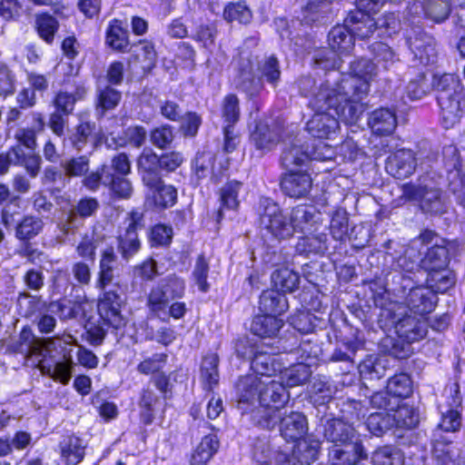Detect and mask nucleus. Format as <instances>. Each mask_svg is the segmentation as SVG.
<instances>
[{
	"instance_id": "nucleus-63",
	"label": "nucleus",
	"mask_w": 465,
	"mask_h": 465,
	"mask_svg": "<svg viewBox=\"0 0 465 465\" xmlns=\"http://www.w3.org/2000/svg\"><path fill=\"white\" fill-rule=\"evenodd\" d=\"M223 18L227 22L237 21L247 24L252 19V11L243 1L229 3L223 10Z\"/></svg>"
},
{
	"instance_id": "nucleus-2",
	"label": "nucleus",
	"mask_w": 465,
	"mask_h": 465,
	"mask_svg": "<svg viewBox=\"0 0 465 465\" xmlns=\"http://www.w3.org/2000/svg\"><path fill=\"white\" fill-rule=\"evenodd\" d=\"M119 260L113 247L101 252L99 270L95 280V288L103 292L98 299V313L114 329H120L126 323L121 308L124 303V285L114 282L118 272Z\"/></svg>"
},
{
	"instance_id": "nucleus-47",
	"label": "nucleus",
	"mask_w": 465,
	"mask_h": 465,
	"mask_svg": "<svg viewBox=\"0 0 465 465\" xmlns=\"http://www.w3.org/2000/svg\"><path fill=\"white\" fill-rule=\"evenodd\" d=\"M95 124L90 122H82L68 134L67 141L76 151H83L91 142Z\"/></svg>"
},
{
	"instance_id": "nucleus-24",
	"label": "nucleus",
	"mask_w": 465,
	"mask_h": 465,
	"mask_svg": "<svg viewBox=\"0 0 465 465\" xmlns=\"http://www.w3.org/2000/svg\"><path fill=\"white\" fill-rule=\"evenodd\" d=\"M251 368L257 376L271 378L276 372H282L285 367L281 354L258 351L252 359Z\"/></svg>"
},
{
	"instance_id": "nucleus-10",
	"label": "nucleus",
	"mask_w": 465,
	"mask_h": 465,
	"mask_svg": "<svg viewBox=\"0 0 465 465\" xmlns=\"http://www.w3.org/2000/svg\"><path fill=\"white\" fill-rule=\"evenodd\" d=\"M143 227V213L138 210L130 212L117 236V251L124 261L128 262L140 251L142 244L137 231Z\"/></svg>"
},
{
	"instance_id": "nucleus-35",
	"label": "nucleus",
	"mask_w": 465,
	"mask_h": 465,
	"mask_svg": "<svg viewBox=\"0 0 465 465\" xmlns=\"http://www.w3.org/2000/svg\"><path fill=\"white\" fill-rule=\"evenodd\" d=\"M283 326L282 320L275 316L262 314L252 319L251 331L261 338H274Z\"/></svg>"
},
{
	"instance_id": "nucleus-53",
	"label": "nucleus",
	"mask_w": 465,
	"mask_h": 465,
	"mask_svg": "<svg viewBox=\"0 0 465 465\" xmlns=\"http://www.w3.org/2000/svg\"><path fill=\"white\" fill-rule=\"evenodd\" d=\"M348 223L349 217L345 210L339 209L333 213L330 223V232L335 241L343 242L346 237H349L350 240L352 239V232L355 228H353L351 232L349 234Z\"/></svg>"
},
{
	"instance_id": "nucleus-54",
	"label": "nucleus",
	"mask_w": 465,
	"mask_h": 465,
	"mask_svg": "<svg viewBox=\"0 0 465 465\" xmlns=\"http://www.w3.org/2000/svg\"><path fill=\"white\" fill-rule=\"evenodd\" d=\"M13 154L16 160V165L23 166L33 178L38 175L42 163L39 154L34 151L25 153L21 145H16V151Z\"/></svg>"
},
{
	"instance_id": "nucleus-37",
	"label": "nucleus",
	"mask_w": 465,
	"mask_h": 465,
	"mask_svg": "<svg viewBox=\"0 0 465 465\" xmlns=\"http://www.w3.org/2000/svg\"><path fill=\"white\" fill-rule=\"evenodd\" d=\"M44 229V222L40 217L34 215H25L17 222L15 228V236L17 240L28 242Z\"/></svg>"
},
{
	"instance_id": "nucleus-29",
	"label": "nucleus",
	"mask_w": 465,
	"mask_h": 465,
	"mask_svg": "<svg viewBox=\"0 0 465 465\" xmlns=\"http://www.w3.org/2000/svg\"><path fill=\"white\" fill-rule=\"evenodd\" d=\"M122 99V93L110 84L99 83L96 87V114L104 116L107 111L114 110Z\"/></svg>"
},
{
	"instance_id": "nucleus-7",
	"label": "nucleus",
	"mask_w": 465,
	"mask_h": 465,
	"mask_svg": "<svg viewBox=\"0 0 465 465\" xmlns=\"http://www.w3.org/2000/svg\"><path fill=\"white\" fill-rule=\"evenodd\" d=\"M330 50L323 49L314 54V64L324 70L341 69L344 61L338 57L339 54L349 55L354 47V39L348 26L338 25L328 34Z\"/></svg>"
},
{
	"instance_id": "nucleus-18",
	"label": "nucleus",
	"mask_w": 465,
	"mask_h": 465,
	"mask_svg": "<svg viewBox=\"0 0 465 465\" xmlns=\"http://www.w3.org/2000/svg\"><path fill=\"white\" fill-rule=\"evenodd\" d=\"M309 162V145H304L301 139L296 137L292 141L284 143L281 163L288 172L306 166Z\"/></svg>"
},
{
	"instance_id": "nucleus-52",
	"label": "nucleus",
	"mask_w": 465,
	"mask_h": 465,
	"mask_svg": "<svg viewBox=\"0 0 465 465\" xmlns=\"http://www.w3.org/2000/svg\"><path fill=\"white\" fill-rule=\"evenodd\" d=\"M60 167L64 172V176L68 178L83 177L89 171L90 157L87 154L73 156L62 161Z\"/></svg>"
},
{
	"instance_id": "nucleus-31",
	"label": "nucleus",
	"mask_w": 465,
	"mask_h": 465,
	"mask_svg": "<svg viewBox=\"0 0 465 465\" xmlns=\"http://www.w3.org/2000/svg\"><path fill=\"white\" fill-rule=\"evenodd\" d=\"M282 409L262 404H257L248 411L250 419L256 426L272 430L278 423L282 416Z\"/></svg>"
},
{
	"instance_id": "nucleus-12",
	"label": "nucleus",
	"mask_w": 465,
	"mask_h": 465,
	"mask_svg": "<svg viewBox=\"0 0 465 465\" xmlns=\"http://www.w3.org/2000/svg\"><path fill=\"white\" fill-rule=\"evenodd\" d=\"M461 421V415L457 410L447 409L441 411L440 421L433 433V453L438 459H443L444 460L451 459V450L449 446L451 440H446L441 433L459 431Z\"/></svg>"
},
{
	"instance_id": "nucleus-21",
	"label": "nucleus",
	"mask_w": 465,
	"mask_h": 465,
	"mask_svg": "<svg viewBox=\"0 0 465 465\" xmlns=\"http://www.w3.org/2000/svg\"><path fill=\"white\" fill-rule=\"evenodd\" d=\"M262 383L258 404L282 409L290 398L284 385L272 378H262Z\"/></svg>"
},
{
	"instance_id": "nucleus-34",
	"label": "nucleus",
	"mask_w": 465,
	"mask_h": 465,
	"mask_svg": "<svg viewBox=\"0 0 465 465\" xmlns=\"http://www.w3.org/2000/svg\"><path fill=\"white\" fill-rule=\"evenodd\" d=\"M87 94V88L84 83L77 84L74 93L60 91L58 92L53 101L55 111L60 112L65 115H70L77 101L83 100Z\"/></svg>"
},
{
	"instance_id": "nucleus-26",
	"label": "nucleus",
	"mask_w": 465,
	"mask_h": 465,
	"mask_svg": "<svg viewBox=\"0 0 465 465\" xmlns=\"http://www.w3.org/2000/svg\"><path fill=\"white\" fill-rule=\"evenodd\" d=\"M296 232H311L321 220V213L313 205L299 204L292 208L289 215Z\"/></svg>"
},
{
	"instance_id": "nucleus-9",
	"label": "nucleus",
	"mask_w": 465,
	"mask_h": 465,
	"mask_svg": "<svg viewBox=\"0 0 465 465\" xmlns=\"http://www.w3.org/2000/svg\"><path fill=\"white\" fill-rule=\"evenodd\" d=\"M184 292V281L175 275H169L152 288L148 295L147 306L155 316L161 318V312H164L170 302L182 298Z\"/></svg>"
},
{
	"instance_id": "nucleus-22",
	"label": "nucleus",
	"mask_w": 465,
	"mask_h": 465,
	"mask_svg": "<svg viewBox=\"0 0 465 465\" xmlns=\"http://www.w3.org/2000/svg\"><path fill=\"white\" fill-rule=\"evenodd\" d=\"M415 168L416 158L411 150H398L387 159L386 170L388 173L397 179L409 177L413 173Z\"/></svg>"
},
{
	"instance_id": "nucleus-32",
	"label": "nucleus",
	"mask_w": 465,
	"mask_h": 465,
	"mask_svg": "<svg viewBox=\"0 0 465 465\" xmlns=\"http://www.w3.org/2000/svg\"><path fill=\"white\" fill-rule=\"evenodd\" d=\"M105 44L114 51L130 52L129 32L123 27L120 20L114 19L110 22L105 33Z\"/></svg>"
},
{
	"instance_id": "nucleus-57",
	"label": "nucleus",
	"mask_w": 465,
	"mask_h": 465,
	"mask_svg": "<svg viewBox=\"0 0 465 465\" xmlns=\"http://www.w3.org/2000/svg\"><path fill=\"white\" fill-rule=\"evenodd\" d=\"M104 175V185L119 198H130L133 193L131 182L125 176L115 175L114 173L106 171Z\"/></svg>"
},
{
	"instance_id": "nucleus-19",
	"label": "nucleus",
	"mask_w": 465,
	"mask_h": 465,
	"mask_svg": "<svg viewBox=\"0 0 465 465\" xmlns=\"http://www.w3.org/2000/svg\"><path fill=\"white\" fill-rule=\"evenodd\" d=\"M138 173L146 187H155L162 180L159 156L144 149L137 160Z\"/></svg>"
},
{
	"instance_id": "nucleus-45",
	"label": "nucleus",
	"mask_w": 465,
	"mask_h": 465,
	"mask_svg": "<svg viewBox=\"0 0 465 465\" xmlns=\"http://www.w3.org/2000/svg\"><path fill=\"white\" fill-rule=\"evenodd\" d=\"M278 131L264 123H258L251 134V142L258 150H270L279 141Z\"/></svg>"
},
{
	"instance_id": "nucleus-20",
	"label": "nucleus",
	"mask_w": 465,
	"mask_h": 465,
	"mask_svg": "<svg viewBox=\"0 0 465 465\" xmlns=\"http://www.w3.org/2000/svg\"><path fill=\"white\" fill-rule=\"evenodd\" d=\"M312 185L309 173L302 171H292L285 173L281 180V188L284 194L292 198L307 196Z\"/></svg>"
},
{
	"instance_id": "nucleus-27",
	"label": "nucleus",
	"mask_w": 465,
	"mask_h": 465,
	"mask_svg": "<svg viewBox=\"0 0 465 465\" xmlns=\"http://www.w3.org/2000/svg\"><path fill=\"white\" fill-rule=\"evenodd\" d=\"M321 441L312 435H307L297 440L293 447L298 464H311L314 462L321 452Z\"/></svg>"
},
{
	"instance_id": "nucleus-28",
	"label": "nucleus",
	"mask_w": 465,
	"mask_h": 465,
	"mask_svg": "<svg viewBox=\"0 0 465 465\" xmlns=\"http://www.w3.org/2000/svg\"><path fill=\"white\" fill-rule=\"evenodd\" d=\"M368 124L374 134L389 135L397 126L395 113L388 108L377 109L370 114Z\"/></svg>"
},
{
	"instance_id": "nucleus-23",
	"label": "nucleus",
	"mask_w": 465,
	"mask_h": 465,
	"mask_svg": "<svg viewBox=\"0 0 465 465\" xmlns=\"http://www.w3.org/2000/svg\"><path fill=\"white\" fill-rule=\"evenodd\" d=\"M280 432L287 441H297L308 432V420L306 416L299 411H292L279 420Z\"/></svg>"
},
{
	"instance_id": "nucleus-8",
	"label": "nucleus",
	"mask_w": 465,
	"mask_h": 465,
	"mask_svg": "<svg viewBox=\"0 0 465 465\" xmlns=\"http://www.w3.org/2000/svg\"><path fill=\"white\" fill-rule=\"evenodd\" d=\"M433 87L437 93V101L442 112V117L454 123L461 114L460 99L462 87L453 74H443L434 78Z\"/></svg>"
},
{
	"instance_id": "nucleus-1",
	"label": "nucleus",
	"mask_w": 465,
	"mask_h": 465,
	"mask_svg": "<svg viewBox=\"0 0 465 465\" xmlns=\"http://www.w3.org/2000/svg\"><path fill=\"white\" fill-rule=\"evenodd\" d=\"M349 74L331 69L335 86L322 85L312 104L317 108L335 106L343 119L352 122L358 120L365 110L362 100L369 93V81L375 74L376 65L366 58L349 61Z\"/></svg>"
},
{
	"instance_id": "nucleus-56",
	"label": "nucleus",
	"mask_w": 465,
	"mask_h": 465,
	"mask_svg": "<svg viewBox=\"0 0 465 465\" xmlns=\"http://www.w3.org/2000/svg\"><path fill=\"white\" fill-rule=\"evenodd\" d=\"M392 411L391 417L393 419V425L398 428L412 429L419 423V414L411 406L401 402Z\"/></svg>"
},
{
	"instance_id": "nucleus-14",
	"label": "nucleus",
	"mask_w": 465,
	"mask_h": 465,
	"mask_svg": "<svg viewBox=\"0 0 465 465\" xmlns=\"http://www.w3.org/2000/svg\"><path fill=\"white\" fill-rule=\"evenodd\" d=\"M314 111L315 114L306 124V129L309 134L319 139H330L337 134L340 129L337 117L349 124L357 121H346L341 115H338L333 108Z\"/></svg>"
},
{
	"instance_id": "nucleus-38",
	"label": "nucleus",
	"mask_w": 465,
	"mask_h": 465,
	"mask_svg": "<svg viewBox=\"0 0 465 465\" xmlns=\"http://www.w3.org/2000/svg\"><path fill=\"white\" fill-rule=\"evenodd\" d=\"M295 251L301 255H322L328 251V236L326 233H318L301 237L295 245Z\"/></svg>"
},
{
	"instance_id": "nucleus-46",
	"label": "nucleus",
	"mask_w": 465,
	"mask_h": 465,
	"mask_svg": "<svg viewBox=\"0 0 465 465\" xmlns=\"http://www.w3.org/2000/svg\"><path fill=\"white\" fill-rule=\"evenodd\" d=\"M257 71L260 78L275 87L281 78L280 63L273 54L263 56L257 63Z\"/></svg>"
},
{
	"instance_id": "nucleus-25",
	"label": "nucleus",
	"mask_w": 465,
	"mask_h": 465,
	"mask_svg": "<svg viewBox=\"0 0 465 465\" xmlns=\"http://www.w3.org/2000/svg\"><path fill=\"white\" fill-rule=\"evenodd\" d=\"M344 20L353 39H366L376 32L375 19L361 10L351 11Z\"/></svg>"
},
{
	"instance_id": "nucleus-61",
	"label": "nucleus",
	"mask_w": 465,
	"mask_h": 465,
	"mask_svg": "<svg viewBox=\"0 0 465 465\" xmlns=\"http://www.w3.org/2000/svg\"><path fill=\"white\" fill-rule=\"evenodd\" d=\"M158 402V396L150 388L143 389L139 400L141 418L145 424H150L154 419V406Z\"/></svg>"
},
{
	"instance_id": "nucleus-5",
	"label": "nucleus",
	"mask_w": 465,
	"mask_h": 465,
	"mask_svg": "<svg viewBox=\"0 0 465 465\" xmlns=\"http://www.w3.org/2000/svg\"><path fill=\"white\" fill-rule=\"evenodd\" d=\"M257 213L264 242L280 243L294 235L293 224L289 215L271 198L260 199Z\"/></svg>"
},
{
	"instance_id": "nucleus-44",
	"label": "nucleus",
	"mask_w": 465,
	"mask_h": 465,
	"mask_svg": "<svg viewBox=\"0 0 465 465\" xmlns=\"http://www.w3.org/2000/svg\"><path fill=\"white\" fill-rule=\"evenodd\" d=\"M449 263V251L443 245L435 244L430 248L421 259V269L430 272L444 269Z\"/></svg>"
},
{
	"instance_id": "nucleus-51",
	"label": "nucleus",
	"mask_w": 465,
	"mask_h": 465,
	"mask_svg": "<svg viewBox=\"0 0 465 465\" xmlns=\"http://www.w3.org/2000/svg\"><path fill=\"white\" fill-rule=\"evenodd\" d=\"M272 282L274 286L284 292H292L298 289L300 276L289 268H281L272 273Z\"/></svg>"
},
{
	"instance_id": "nucleus-59",
	"label": "nucleus",
	"mask_w": 465,
	"mask_h": 465,
	"mask_svg": "<svg viewBox=\"0 0 465 465\" xmlns=\"http://www.w3.org/2000/svg\"><path fill=\"white\" fill-rule=\"evenodd\" d=\"M49 307L62 321L75 319L82 312V305L80 302L67 299L52 302Z\"/></svg>"
},
{
	"instance_id": "nucleus-15",
	"label": "nucleus",
	"mask_w": 465,
	"mask_h": 465,
	"mask_svg": "<svg viewBox=\"0 0 465 465\" xmlns=\"http://www.w3.org/2000/svg\"><path fill=\"white\" fill-rule=\"evenodd\" d=\"M262 377L254 374L241 377L236 384L237 408L242 414L258 404Z\"/></svg>"
},
{
	"instance_id": "nucleus-39",
	"label": "nucleus",
	"mask_w": 465,
	"mask_h": 465,
	"mask_svg": "<svg viewBox=\"0 0 465 465\" xmlns=\"http://www.w3.org/2000/svg\"><path fill=\"white\" fill-rule=\"evenodd\" d=\"M248 66H241L235 79L236 87L249 97L257 96L263 90V82L260 77H255L252 69Z\"/></svg>"
},
{
	"instance_id": "nucleus-11",
	"label": "nucleus",
	"mask_w": 465,
	"mask_h": 465,
	"mask_svg": "<svg viewBox=\"0 0 465 465\" xmlns=\"http://www.w3.org/2000/svg\"><path fill=\"white\" fill-rule=\"evenodd\" d=\"M407 45L412 54L414 65H428L437 59L436 41L423 30L411 29L406 36Z\"/></svg>"
},
{
	"instance_id": "nucleus-36",
	"label": "nucleus",
	"mask_w": 465,
	"mask_h": 465,
	"mask_svg": "<svg viewBox=\"0 0 465 465\" xmlns=\"http://www.w3.org/2000/svg\"><path fill=\"white\" fill-rule=\"evenodd\" d=\"M61 457L66 465H77L84 457V446L80 438L67 435L60 441Z\"/></svg>"
},
{
	"instance_id": "nucleus-40",
	"label": "nucleus",
	"mask_w": 465,
	"mask_h": 465,
	"mask_svg": "<svg viewBox=\"0 0 465 465\" xmlns=\"http://www.w3.org/2000/svg\"><path fill=\"white\" fill-rule=\"evenodd\" d=\"M389 360L385 356H368L359 364V371L362 378L380 380L386 374Z\"/></svg>"
},
{
	"instance_id": "nucleus-4",
	"label": "nucleus",
	"mask_w": 465,
	"mask_h": 465,
	"mask_svg": "<svg viewBox=\"0 0 465 465\" xmlns=\"http://www.w3.org/2000/svg\"><path fill=\"white\" fill-rule=\"evenodd\" d=\"M401 198L418 203L425 213L437 215L447 211V200L443 191L428 173L420 176L416 181L402 184Z\"/></svg>"
},
{
	"instance_id": "nucleus-16",
	"label": "nucleus",
	"mask_w": 465,
	"mask_h": 465,
	"mask_svg": "<svg viewBox=\"0 0 465 465\" xmlns=\"http://www.w3.org/2000/svg\"><path fill=\"white\" fill-rule=\"evenodd\" d=\"M437 295L427 286H418L408 292L405 297V308L411 312L424 317L430 313L437 303Z\"/></svg>"
},
{
	"instance_id": "nucleus-30",
	"label": "nucleus",
	"mask_w": 465,
	"mask_h": 465,
	"mask_svg": "<svg viewBox=\"0 0 465 465\" xmlns=\"http://www.w3.org/2000/svg\"><path fill=\"white\" fill-rule=\"evenodd\" d=\"M288 307L285 295L276 290L263 291L260 296L259 309L265 314L276 317L285 312Z\"/></svg>"
},
{
	"instance_id": "nucleus-58",
	"label": "nucleus",
	"mask_w": 465,
	"mask_h": 465,
	"mask_svg": "<svg viewBox=\"0 0 465 465\" xmlns=\"http://www.w3.org/2000/svg\"><path fill=\"white\" fill-rule=\"evenodd\" d=\"M311 363L299 362L285 370L283 377L288 387L304 384L312 375Z\"/></svg>"
},
{
	"instance_id": "nucleus-41",
	"label": "nucleus",
	"mask_w": 465,
	"mask_h": 465,
	"mask_svg": "<svg viewBox=\"0 0 465 465\" xmlns=\"http://www.w3.org/2000/svg\"><path fill=\"white\" fill-rule=\"evenodd\" d=\"M395 273L412 274L416 276L421 269V259L419 252L413 247L405 250L393 262Z\"/></svg>"
},
{
	"instance_id": "nucleus-3",
	"label": "nucleus",
	"mask_w": 465,
	"mask_h": 465,
	"mask_svg": "<svg viewBox=\"0 0 465 465\" xmlns=\"http://www.w3.org/2000/svg\"><path fill=\"white\" fill-rule=\"evenodd\" d=\"M318 430L327 441L333 443L328 450L329 463L341 464L367 458L355 429L342 419L324 415L320 419Z\"/></svg>"
},
{
	"instance_id": "nucleus-13",
	"label": "nucleus",
	"mask_w": 465,
	"mask_h": 465,
	"mask_svg": "<svg viewBox=\"0 0 465 465\" xmlns=\"http://www.w3.org/2000/svg\"><path fill=\"white\" fill-rule=\"evenodd\" d=\"M451 11L450 0L414 1L407 8L408 15L413 18H420L423 15L435 24L444 23L450 17Z\"/></svg>"
},
{
	"instance_id": "nucleus-6",
	"label": "nucleus",
	"mask_w": 465,
	"mask_h": 465,
	"mask_svg": "<svg viewBox=\"0 0 465 465\" xmlns=\"http://www.w3.org/2000/svg\"><path fill=\"white\" fill-rule=\"evenodd\" d=\"M381 321L395 329L398 337L411 344L422 340L428 331V324L424 317L408 314L402 304L392 303L381 312Z\"/></svg>"
},
{
	"instance_id": "nucleus-55",
	"label": "nucleus",
	"mask_w": 465,
	"mask_h": 465,
	"mask_svg": "<svg viewBox=\"0 0 465 465\" xmlns=\"http://www.w3.org/2000/svg\"><path fill=\"white\" fill-rule=\"evenodd\" d=\"M371 460L373 465H403L404 457L398 448L385 445L372 453Z\"/></svg>"
},
{
	"instance_id": "nucleus-48",
	"label": "nucleus",
	"mask_w": 465,
	"mask_h": 465,
	"mask_svg": "<svg viewBox=\"0 0 465 465\" xmlns=\"http://www.w3.org/2000/svg\"><path fill=\"white\" fill-rule=\"evenodd\" d=\"M219 358L215 353H210L203 358L201 364V379L207 390H213L219 382Z\"/></svg>"
},
{
	"instance_id": "nucleus-50",
	"label": "nucleus",
	"mask_w": 465,
	"mask_h": 465,
	"mask_svg": "<svg viewBox=\"0 0 465 465\" xmlns=\"http://www.w3.org/2000/svg\"><path fill=\"white\" fill-rule=\"evenodd\" d=\"M386 388L401 402L412 393V381L407 373H399L391 377Z\"/></svg>"
},
{
	"instance_id": "nucleus-17",
	"label": "nucleus",
	"mask_w": 465,
	"mask_h": 465,
	"mask_svg": "<svg viewBox=\"0 0 465 465\" xmlns=\"http://www.w3.org/2000/svg\"><path fill=\"white\" fill-rule=\"evenodd\" d=\"M443 153L452 156L451 160L446 163L448 169V189L453 194L457 203L465 207V173L458 168L457 150L455 147L450 146L445 149Z\"/></svg>"
},
{
	"instance_id": "nucleus-64",
	"label": "nucleus",
	"mask_w": 465,
	"mask_h": 465,
	"mask_svg": "<svg viewBox=\"0 0 465 465\" xmlns=\"http://www.w3.org/2000/svg\"><path fill=\"white\" fill-rule=\"evenodd\" d=\"M376 22V31L379 36H391L401 29L399 15L393 12L384 13Z\"/></svg>"
},
{
	"instance_id": "nucleus-43",
	"label": "nucleus",
	"mask_w": 465,
	"mask_h": 465,
	"mask_svg": "<svg viewBox=\"0 0 465 465\" xmlns=\"http://www.w3.org/2000/svg\"><path fill=\"white\" fill-rule=\"evenodd\" d=\"M455 281L453 272L447 267L427 272V287L432 290L436 295L438 292L443 293L450 289L455 284Z\"/></svg>"
},
{
	"instance_id": "nucleus-60",
	"label": "nucleus",
	"mask_w": 465,
	"mask_h": 465,
	"mask_svg": "<svg viewBox=\"0 0 465 465\" xmlns=\"http://www.w3.org/2000/svg\"><path fill=\"white\" fill-rule=\"evenodd\" d=\"M333 391L331 384L325 379H314L311 391V401L318 406H324L332 399Z\"/></svg>"
},
{
	"instance_id": "nucleus-49",
	"label": "nucleus",
	"mask_w": 465,
	"mask_h": 465,
	"mask_svg": "<svg viewBox=\"0 0 465 465\" xmlns=\"http://www.w3.org/2000/svg\"><path fill=\"white\" fill-rule=\"evenodd\" d=\"M151 191V196L157 208L165 209L172 207L177 199V191L173 185L164 184L161 180L155 187H148Z\"/></svg>"
},
{
	"instance_id": "nucleus-42",
	"label": "nucleus",
	"mask_w": 465,
	"mask_h": 465,
	"mask_svg": "<svg viewBox=\"0 0 465 465\" xmlns=\"http://www.w3.org/2000/svg\"><path fill=\"white\" fill-rule=\"evenodd\" d=\"M219 448V440L215 434L204 436L191 458L192 465H206L216 453Z\"/></svg>"
},
{
	"instance_id": "nucleus-33",
	"label": "nucleus",
	"mask_w": 465,
	"mask_h": 465,
	"mask_svg": "<svg viewBox=\"0 0 465 465\" xmlns=\"http://www.w3.org/2000/svg\"><path fill=\"white\" fill-rule=\"evenodd\" d=\"M326 76H327V78L323 81H321V83L319 84H317L316 80L311 76H302L298 81V86H299V90H300L301 94L303 96H311V99L309 101V106L312 110H324L325 109V107L324 108L323 107L317 108L312 104V100L316 97V95L320 92V89H322V85H328V86H330V88H332L333 86H335V84H333V78H332V77H335L333 74V71L329 70V73L326 74ZM330 108H333L335 113L338 115H340V114L337 112L335 106L326 107V109H330Z\"/></svg>"
},
{
	"instance_id": "nucleus-62",
	"label": "nucleus",
	"mask_w": 465,
	"mask_h": 465,
	"mask_svg": "<svg viewBox=\"0 0 465 465\" xmlns=\"http://www.w3.org/2000/svg\"><path fill=\"white\" fill-rule=\"evenodd\" d=\"M242 183L239 181H230L220 190V200L222 206L230 210H235L239 206V193Z\"/></svg>"
}]
</instances>
